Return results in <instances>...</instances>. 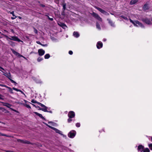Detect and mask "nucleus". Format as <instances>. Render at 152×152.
Segmentation results:
<instances>
[{
	"label": "nucleus",
	"instance_id": "f257e3e1",
	"mask_svg": "<svg viewBox=\"0 0 152 152\" xmlns=\"http://www.w3.org/2000/svg\"><path fill=\"white\" fill-rule=\"evenodd\" d=\"M129 19L130 22L132 24H133L134 26H139L142 28L144 27L143 25L140 23L139 21L138 20L133 21L130 18H129Z\"/></svg>",
	"mask_w": 152,
	"mask_h": 152
},
{
	"label": "nucleus",
	"instance_id": "f03ea898",
	"mask_svg": "<svg viewBox=\"0 0 152 152\" xmlns=\"http://www.w3.org/2000/svg\"><path fill=\"white\" fill-rule=\"evenodd\" d=\"M0 70L3 73V75L6 76L10 80L11 83L15 84V85H16L17 84V83L15 81H14L12 79V77H11L10 73H5L3 72L0 69Z\"/></svg>",
	"mask_w": 152,
	"mask_h": 152
},
{
	"label": "nucleus",
	"instance_id": "7ed1b4c3",
	"mask_svg": "<svg viewBox=\"0 0 152 152\" xmlns=\"http://www.w3.org/2000/svg\"><path fill=\"white\" fill-rule=\"evenodd\" d=\"M4 36L8 40V39H9L10 40L18 41V42H22V41L19 39L17 37L12 36L11 37V38H10L9 37L7 36L6 35H4Z\"/></svg>",
	"mask_w": 152,
	"mask_h": 152
},
{
	"label": "nucleus",
	"instance_id": "20e7f679",
	"mask_svg": "<svg viewBox=\"0 0 152 152\" xmlns=\"http://www.w3.org/2000/svg\"><path fill=\"white\" fill-rule=\"evenodd\" d=\"M76 132L75 130H72L70 131L68 133V136L70 138H73L75 136Z\"/></svg>",
	"mask_w": 152,
	"mask_h": 152
},
{
	"label": "nucleus",
	"instance_id": "39448f33",
	"mask_svg": "<svg viewBox=\"0 0 152 152\" xmlns=\"http://www.w3.org/2000/svg\"><path fill=\"white\" fill-rule=\"evenodd\" d=\"M92 16L95 18L96 19L102 22V18L99 16L97 13L93 12L92 14Z\"/></svg>",
	"mask_w": 152,
	"mask_h": 152
},
{
	"label": "nucleus",
	"instance_id": "423d86ee",
	"mask_svg": "<svg viewBox=\"0 0 152 152\" xmlns=\"http://www.w3.org/2000/svg\"><path fill=\"white\" fill-rule=\"evenodd\" d=\"M39 104L40 106L43 107V108H40V110H42L45 112H48V111L47 110L48 107L46 106L41 103H39Z\"/></svg>",
	"mask_w": 152,
	"mask_h": 152
},
{
	"label": "nucleus",
	"instance_id": "0eeeda50",
	"mask_svg": "<svg viewBox=\"0 0 152 152\" xmlns=\"http://www.w3.org/2000/svg\"><path fill=\"white\" fill-rule=\"evenodd\" d=\"M94 7H95V8L97 9L102 13L106 15H109V14L108 12H107L105 11L102 10V9L99 7H97L96 6H95Z\"/></svg>",
	"mask_w": 152,
	"mask_h": 152
},
{
	"label": "nucleus",
	"instance_id": "6e6552de",
	"mask_svg": "<svg viewBox=\"0 0 152 152\" xmlns=\"http://www.w3.org/2000/svg\"><path fill=\"white\" fill-rule=\"evenodd\" d=\"M45 124L49 128H51V129L55 130L56 132V133H57L58 134H60L61 132V131H60L59 130H58V129H57L56 128H55L54 127L48 125L47 124L45 123Z\"/></svg>",
	"mask_w": 152,
	"mask_h": 152
},
{
	"label": "nucleus",
	"instance_id": "1a4fd4ad",
	"mask_svg": "<svg viewBox=\"0 0 152 152\" xmlns=\"http://www.w3.org/2000/svg\"><path fill=\"white\" fill-rule=\"evenodd\" d=\"M75 116V113L73 111H69L68 114V116L69 118H73Z\"/></svg>",
	"mask_w": 152,
	"mask_h": 152
},
{
	"label": "nucleus",
	"instance_id": "9d476101",
	"mask_svg": "<svg viewBox=\"0 0 152 152\" xmlns=\"http://www.w3.org/2000/svg\"><path fill=\"white\" fill-rule=\"evenodd\" d=\"M142 20L147 24L150 25L152 24L151 22L150 19L147 18L142 19Z\"/></svg>",
	"mask_w": 152,
	"mask_h": 152
},
{
	"label": "nucleus",
	"instance_id": "9b49d317",
	"mask_svg": "<svg viewBox=\"0 0 152 152\" xmlns=\"http://www.w3.org/2000/svg\"><path fill=\"white\" fill-rule=\"evenodd\" d=\"M11 50L12 51V52L16 56L20 57H23L22 55H21L19 53L15 51L13 49H11Z\"/></svg>",
	"mask_w": 152,
	"mask_h": 152
},
{
	"label": "nucleus",
	"instance_id": "f8f14e48",
	"mask_svg": "<svg viewBox=\"0 0 152 152\" xmlns=\"http://www.w3.org/2000/svg\"><path fill=\"white\" fill-rule=\"evenodd\" d=\"M102 46L103 44L101 42L99 41L97 42L96 44V47L98 49H99L101 48L102 47Z\"/></svg>",
	"mask_w": 152,
	"mask_h": 152
},
{
	"label": "nucleus",
	"instance_id": "ddd939ff",
	"mask_svg": "<svg viewBox=\"0 0 152 152\" xmlns=\"http://www.w3.org/2000/svg\"><path fill=\"white\" fill-rule=\"evenodd\" d=\"M144 147L142 145H139L138 147L137 150L138 152H142L143 151Z\"/></svg>",
	"mask_w": 152,
	"mask_h": 152
},
{
	"label": "nucleus",
	"instance_id": "4468645a",
	"mask_svg": "<svg viewBox=\"0 0 152 152\" xmlns=\"http://www.w3.org/2000/svg\"><path fill=\"white\" fill-rule=\"evenodd\" d=\"M39 55L40 56H42L45 53V51L42 49H39L38 50Z\"/></svg>",
	"mask_w": 152,
	"mask_h": 152
},
{
	"label": "nucleus",
	"instance_id": "2eb2a0df",
	"mask_svg": "<svg viewBox=\"0 0 152 152\" xmlns=\"http://www.w3.org/2000/svg\"><path fill=\"white\" fill-rule=\"evenodd\" d=\"M18 142H20L23 143L27 144H29L30 143V142L29 141L27 140H18Z\"/></svg>",
	"mask_w": 152,
	"mask_h": 152
},
{
	"label": "nucleus",
	"instance_id": "dca6fc26",
	"mask_svg": "<svg viewBox=\"0 0 152 152\" xmlns=\"http://www.w3.org/2000/svg\"><path fill=\"white\" fill-rule=\"evenodd\" d=\"M0 102L3 104V105L5 106L8 108H10V107L12 106V105L8 103H5L3 102Z\"/></svg>",
	"mask_w": 152,
	"mask_h": 152
},
{
	"label": "nucleus",
	"instance_id": "f3484780",
	"mask_svg": "<svg viewBox=\"0 0 152 152\" xmlns=\"http://www.w3.org/2000/svg\"><path fill=\"white\" fill-rule=\"evenodd\" d=\"M107 20L108 21L109 23L111 26L113 27L115 26L114 23L110 19H107Z\"/></svg>",
	"mask_w": 152,
	"mask_h": 152
},
{
	"label": "nucleus",
	"instance_id": "a211bd4d",
	"mask_svg": "<svg viewBox=\"0 0 152 152\" xmlns=\"http://www.w3.org/2000/svg\"><path fill=\"white\" fill-rule=\"evenodd\" d=\"M34 113L36 115L38 116L39 117L41 118L42 119H45V118L42 116L41 114L37 112H34Z\"/></svg>",
	"mask_w": 152,
	"mask_h": 152
},
{
	"label": "nucleus",
	"instance_id": "6ab92c4d",
	"mask_svg": "<svg viewBox=\"0 0 152 152\" xmlns=\"http://www.w3.org/2000/svg\"><path fill=\"white\" fill-rule=\"evenodd\" d=\"M73 36L77 38L80 36L78 33L77 32L74 31L73 33Z\"/></svg>",
	"mask_w": 152,
	"mask_h": 152
},
{
	"label": "nucleus",
	"instance_id": "aec40b11",
	"mask_svg": "<svg viewBox=\"0 0 152 152\" xmlns=\"http://www.w3.org/2000/svg\"><path fill=\"white\" fill-rule=\"evenodd\" d=\"M143 9L144 10H148L149 9V6L147 3L145 4L143 7Z\"/></svg>",
	"mask_w": 152,
	"mask_h": 152
},
{
	"label": "nucleus",
	"instance_id": "412c9836",
	"mask_svg": "<svg viewBox=\"0 0 152 152\" xmlns=\"http://www.w3.org/2000/svg\"><path fill=\"white\" fill-rule=\"evenodd\" d=\"M138 1V0H132L130 2V5H133L136 3Z\"/></svg>",
	"mask_w": 152,
	"mask_h": 152
},
{
	"label": "nucleus",
	"instance_id": "4be33fe9",
	"mask_svg": "<svg viewBox=\"0 0 152 152\" xmlns=\"http://www.w3.org/2000/svg\"><path fill=\"white\" fill-rule=\"evenodd\" d=\"M96 27L99 30H100L101 29L100 25L98 22L96 23Z\"/></svg>",
	"mask_w": 152,
	"mask_h": 152
},
{
	"label": "nucleus",
	"instance_id": "5701e85b",
	"mask_svg": "<svg viewBox=\"0 0 152 152\" xmlns=\"http://www.w3.org/2000/svg\"><path fill=\"white\" fill-rule=\"evenodd\" d=\"M31 102L33 103H37L39 105V103H41L37 102L34 99H32L31 101Z\"/></svg>",
	"mask_w": 152,
	"mask_h": 152
},
{
	"label": "nucleus",
	"instance_id": "b1692460",
	"mask_svg": "<svg viewBox=\"0 0 152 152\" xmlns=\"http://www.w3.org/2000/svg\"><path fill=\"white\" fill-rule=\"evenodd\" d=\"M50 56L49 54H46L44 58L45 59H48L49 58Z\"/></svg>",
	"mask_w": 152,
	"mask_h": 152
},
{
	"label": "nucleus",
	"instance_id": "393cba45",
	"mask_svg": "<svg viewBox=\"0 0 152 152\" xmlns=\"http://www.w3.org/2000/svg\"><path fill=\"white\" fill-rule=\"evenodd\" d=\"M143 152H150V150L148 148H146L145 149H144L143 150Z\"/></svg>",
	"mask_w": 152,
	"mask_h": 152
},
{
	"label": "nucleus",
	"instance_id": "a878e982",
	"mask_svg": "<svg viewBox=\"0 0 152 152\" xmlns=\"http://www.w3.org/2000/svg\"><path fill=\"white\" fill-rule=\"evenodd\" d=\"M0 86H2V87H5L6 88H8L9 89H10L12 91V89H11V88H10V87H8V86H6V85H2V84H0Z\"/></svg>",
	"mask_w": 152,
	"mask_h": 152
},
{
	"label": "nucleus",
	"instance_id": "bb28decb",
	"mask_svg": "<svg viewBox=\"0 0 152 152\" xmlns=\"http://www.w3.org/2000/svg\"><path fill=\"white\" fill-rule=\"evenodd\" d=\"M8 43L12 46H14L15 45L14 43L13 42L10 41H9Z\"/></svg>",
	"mask_w": 152,
	"mask_h": 152
},
{
	"label": "nucleus",
	"instance_id": "cd10ccee",
	"mask_svg": "<svg viewBox=\"0 0 152 152\" xmlns=\"http://www.w3.org/2000/svg\"><path fill=\"white\" fill-rule=\"evenodd\" d=\"M121 17L122 18H123V19H125L126 20H127V21L128 20V19L127 18V17H126L124 15H121Z\"/></svg>",
	"mask_w": 152,
	"mask_h": 152
},
{
	"label": "nucleus",
	"instance_id": "c85d7f7f",
	"mask_svg": "<svg viewBox=\"0 0 152 152\" xmlns=\"http://www.w3.org/2000/svg\"><path fill=\"white\" fill-rule=\"evenodd\" d=\"M24 106L28 108H29V109L31 108V107L29 104H24Z\"/></svg>",
	"mask_w": 152,
	"mask_h": 152
},
{
	"label": "nucleus",
	"instance_id": "c756f323",
	"mask_svg": "<svg viewBox=\"0 0 152 152\" xmlns=\"http://www.w3.org/2000/svg\"><path fill=\"white\" fill-rule=\"evenodd\" d=\"M72 118H69L67 120V122L69 123H70L72 121H73V119H72Z\"/></svg>",
	"mask_w": 152,
	"mask_h": 152
},
{
	"label": "nucleus",
	"instance_id": "7c9ffc66",
	"mask_svg": "<svg viewBox=\"0 0 152 152\" xmlns=\"http://www.w3.org/2000/svg\"><path fill=\"white\" fill-rule=\"evenodd\" d=\"M148 146L150 149L152 150V143L148 145Z\"/></svg>",
	"mask_w": 152,
	"mask_h": 152
},
{
	"label": "nucleus",
	"instance_id": "2f4dec72",
	"mask_svg": "<svg viewBox=\"0 0 152 152\" xmlns=\"http://www.w3.org/2000/svg\"><path fill=\"white\" fill-rule=\"evenodd\" d=\"M61 26L63 28H65V27H67L66 25L64 23H62L61 24Z\"/></svg>",
	"mask_w": 152,
	"mask_h": 152
},
{
	"label": "nucleus",
	"instance_id": "473e14b6",
	"mask_svg": "<svg viewBox=\"0 0 152 152\" xmlns=\"http://www.w3.org/2000/svg\"><path fill=\"white\" fill-rule=\"evenodd\" d=\"M43 59V58H42L39 57L37 59V61L39 62H40L41 61H42Z\"/></svg>",
	"mask_w": 152,
	"mask_h": 152
},
{
	"label": "nucleus",
	"instance_id": "72a5a7b5",
	"mask_svg": "<svg viewBox=\"0 0 152 152\" xmlns=\"http://www.w3.org/2000/svg\"><path fill=\"white\" fill-rule=\"evenodd\" d=\"M80 124L79 123H77L76 124V126L77 127H80Z\"/></svg>",
	"mask_w": 152,
	"mask_h": 152
},
{
	"label": "nucleus",
	"instance_id": "f704fd0d",
	"mask_svg": "<svg viewBox=\"0 0 152 152\" xmlns=\"http://www.w3.org/2000/svg\"><path fill=\"white\" fill-rule=\"evenodd\" d=\"M13 89L14 90H15V91H20V90L18 89L17 88H13Z\"/></svg>",
	"mask_w": 152,
	"mask_h": 152
},
{
	"label": "nucleus",
	"instance_id": "c9c22d12",
	"mask_svg": "<svg viewBox=\"0 0 152 152\" xmlns=\"http://www.w3.org/2000/svg\"><path fill=\"white\" fill-rule=\"evenodd\" d=\"M0 99L2 100H4V96L0 94Z\"/></svg>",
	"mask_w": 152,
	"mask_h": 152
},
{
	"label": "nucleus",
	"instance_id": "e433bc0d",
	"mask_svg": "<svg viewBox=\"0 0 152 152\" xmlns=\"http://www.w3.org/2000/svg\"><path fill=\"white\" fill-rule=\"evenodd\" d=\"M63 9L64 10H65L66 8V4H64L63 6Z\"/></svg>",
	"mask_w": 152,
	"mask_h": 152
},
{
	"label": "nucleus",
	"instance_id": "4c0bfd02",
	"mask_svg": "<svg viewBox=\"0 0 152 152\" xmlns=\"http://www.w3.org/2000/svg\"><path fill=\"white\" fill-rule=\"evenodd\" d=\"M34 31L35 33H37V31L35 28H34Z\"/></svg>",
	"mask_w": 152,
	"mask_h": 152
},
{
	"label": "nucleus",
	"instance_id": "58836bf2",
	"mask_svg": "<svg viewBox=\"0 0 152 152\" xmlns=\"http://www.w3.org/2000/svg\"><path fill=\"white\" fill-rule=\"evenodd\" d=\"M69 53L70 54V55H72V54H73V52L71 50H70L69 51Z\"/></svg>",
	"mask_w": 152,
	"mask_h": 152
},
{
	"label": "nucleus",
	"instance_id": "ea45409f",
	"mask_svg": "<svg viewBox=\"0 0 152 152\" xmlns=\"http://www.w3.org/2000/svg\"><path fill=\"white\" fill-rule=\"evenodd\" d=\"M14 11H12V12H10V13L12 14V15L13 16H15V15H14Z\"/></svg>",
	"mask_w": 152,
	"mask_h": 152
},
{
	"label": "nucleus",
	"instance_id": "a19ab883",
	"mask_svg": "<svg viewBox=\"0 0 152 152\" xmlns=\"http://www.w3.org/2000/svg\"><path fill=\"white\" fill-rule=\"evenodd\" d=\"M40 6L43 7H45V6L44 5V4H40Z\"/></svg>",
	"mask_w": 152,
	"mask_h": 152
},
{
	"label": "nucleus",
	"instance_id": "79ce46f5",
	"mask_svg": "<svg viewBox=\"0 0 152 152\" xmlns=\"http://www.w3.org/2000/svg\"><path fill=\"white\" fill-rule=\"evenodd\" d=\"M14 17H11V19H12V20H14V19H15V18H16V16H14Z\"/></svg>",
	"mask_w": 152,
	"mask_h": 152
},
{
	"label": "nucleus",
	"instance_id": "37998d69",
	"mask_svg": "<svg viewBox=\"0 0 152 152\" xmlns=\"http://www.w3.org/2000/svg\"><path fill=\"white\" fill-rule=\"evenodd\" d=\"M40 45H42V46H47V44L43 45L42 44H40Z\"/></svg>",
	"mask_w": 152,
	"mask_h": 152
},
{
	"label": "nucleus",
	"instance_id": "c03bdc74",
	"mask_svg": "<svg viewBox=\"0 0 152 152\" xmlns=\"http://www.w3.org/2000/svg\"><path fill=\"white\" fill-rule=\"evenodd\" d=\"M48 19L51 21H53V19L52 18H49Z\"/></svg>",
	"mask_w": 152,
	"mask_h": 152
},
{
	"label": "nucleus",
	"instance_id": "a18cd8bd",
	"mask_svg": "<svg viewBox=\"0 0 152 152\" xmlns=\"http://www.w3.org/2000/svg\"><path fill=\"white\" fill-rule=\"evenodd\" d=\"M11 31L12 33H14V30H13V29H11Z\"/></svg>",
	"mask_w": 152,
	"mask_h": 152
},
{
	"label": "nucleus",
	"instance_id": "49530a36",
	"mask_svg": "<svg viewBox=\"0 0 152 152\" xmlns=\"http://www.w3.org/2000/svg\"><path fill=\"white\" fill-rule=\"evenodd\" d=\"M37 44H40V45L41 44V43L40 42H39V41H37Z\"/></svg>",
	"mask_w": 152,
	"mask_h": 152
},
{
	"label": "nucleus",
	"instance_id": "de8ad7c7",
	"mask_svg": "<svg viewBox=\"0 0 152 152\" xmlns=\"http://www.w3.org/2000/svg\"><path fill=\"white\" fill-rule=\"evenodd\" d=\"M0 69L2 70H4V69L3 68H2V67H1L0 66Z\"/></svg>",
	"mask_w": 152,
	"mask_h": 152
},
{
	"label": "nucleus",
	"instance_id": "09e8293b",
	"mask_svg": "<svg viewBox=\"0 0 152 152\" xmlns=\"http://www.w3.org/2000/svg\"><path fill=\"white\" fill-rule=\"evenodd\" d=\"M19 92H21L22 94H23V92L20 90V91H19Z\"/></svg>",
	"mask_w": 152,
	"mask_h": 152
},
{
	"label": "nucleus",
	"instance_id": "8fccbe9b",
	"mask_svg": "<svg viewBox=\"0 0 152 152\" xmlns=\"http://www.w3.org/2000/svg\"><path fill=\"white\" fill-rule=\"evenodd\" d=\"M19 92H21L22 94H23V92L20 90V91H19Z\"/></svg>",
	"mask_w": 152,
	"mask_h": 152
},
{
	"label": "nucleus",
	"instance_id": "3c124183",
	"mask_svg": "<svg viewBox=\"0 0 152 152\" xmlns=\"http://www.w3.org/2000/svg\"><path fill=\"white\" fill-rule=\"evenodd\" d=\"M19 92H21L22 94H23V92L20 90V91H19Z\"/></svg>",
	"mask_w": 152,
	"mask_h": 152
},
{
	"label": "nucleus",
	"instance_id": "603ef678",
	"mask_svg": "<svg viewBox=\"0 0 152 152\" xmlns=\"http://www.w3.org/2000/svg\"><path fill=\"white\" fill-rule=\"evenodd\" d=\"M48 112H49L50 113H52V111H51L50 110V111H48Z\"/></svg>",
	"mask_w": 152,
	"mask_h": 152
},
{
	"label": "nucleus",
	"instance_id": "864d4df0",
	"mask_svg": "<svg viewBox=\"0 0 152 152\" xmlns=\"http://www.w3.org/2000/svg\"><path fill=\"white\" fill-rule=\"evenodd\" d=\"M106 40V39H103V41H105Z\"/></svg>",
	"mask_w": 152,
	"mask_h": 152
},
{
	"label": "nucleus",
	"instance_id": "5fc2aeb1",
	"mask_svg": "<svg viewBox=\"0 0 152 152\" xmlns=\"http://www.w3.org/2000/svg\"><path fill=\"white\" fill-rule=\"evenodd\" d=\"M45 16H46L48 18V19H49V18H50L49 17V16L48 15H46Z\"/></svg>",
	"mask_w": 152,
	"mask_h": 152
},
{
	"label": "nucleus",
	"instance_id": "6e6d98bb",
	"mask_svg": "<svg viewBox=\"0 0 152 152\" xmlns=\"http://www.w3.org/2000/svg\"><path fill=\"white\" fill-rule=\"evenodd\" d=\"M7 152H13L12 151H7Z\"/></svg>",
	"mask_w": 152,
	"mask_h": 152
},
{
	"label": "nucleus",
	"instance_id": "4d7b16f0",
	"mask_svg": "<svg viewBox=\"0 0 152 152\" xmlns=\"http://www.w3.org/2000/svg\"><path fill=\"white\" fill-rule=\"evenodd\" d=\"M19 18L20 19H21V17H19Z\"/></svg>",
	"mask_w": 152,
	"mask_h": 152
},
{
	"label": "nucleus",
	"instance_id": "13d9d810",
	"mask_svg": "<svg viewBox=\"0 0 152 152\" xmlns=\"http://www.w3.org/2000/svg\"><path fill=\"white\" fill-rule=\"evenodd\" d=\"M151 141L152 142V137H151Z\"/></svg>",
	"mask_w": 152,
	"mask_h": 152
},
{
	"label": "nucleus",
	"instance_id": "bf43d9fd",
	"mask_svg": "<svg viewBox=\"0 0 152 152\" xmlns=\"http://www.w3.org/2000/svg\"><path fill=\"white\" fill-rule=\"evenodd\" d=\"M2 136H5V135H4V134H2Z\"/></svg>",
	"mask_w": 152,
	"mask_h": 152
},
{
	"label": "nucleus",
	"instance_id": "052dcab7",
	"mask_svg": "<svg viewBox=\"0 0 152 152\" xmlns=\"http://www.w3.org/2000/svg\"><path fill=\"white\" fill-rule=\"evenodd\" d=\"M12 110H13V111H15V110H13V109H12Z\"/></svg>",
	"mask_w": 152,
	"mask_h": 152
},
{
	"label": "nucleus",
	"instance_id": "680f3d73",
	"mask_svg": "<svg viewBox=\"0 0 152 152\" xmlns=\"http://www.w3.org/2000/svg\"><path fill=\"white\" fill-rule=\"evenodd\" d=\"M33 104V105H34V104Z\"/></svg>",
	"mask_w": 152,
	"mask_h": 152
},
{
	"label": "nucleus",
	"instance_id": "e2e57ef3",
	"mask_svg": "<svg viewBox=\"0 0 152 152\" xmlns=\"http://www.w3.org/2000/svg\"><path fill=\"white\" fill-rule=\"evenodd\" d=\"M151 21H152V19L151 20Z\"/></svg>",
	"mask_w": 152,
	"mask_h": 152
}]
</instances>
